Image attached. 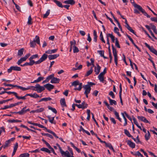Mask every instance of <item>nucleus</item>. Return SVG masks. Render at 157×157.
<instances>
[{
  "label": "nucleus",
  "instance_id": "f257e3e1",
  "mask_svg": "<svg viewBox=\"0 0 157 157\" xmlns=\"http://www.w3.org/2000/svg\"><path fill=\"white\" fill-rule=\"evenodd\" d=\"M36 42L37 44H40V40L39 37L37 36H36L33 40L31 41L30 42V46L32 48H34L36 45Z\"/></svg>",
  "mask_w": 157,
  "mask_h": 157
},
{
  "label": "nucleus",
  "instance_id": "f03ea898",
  "mask_svg": "<svg viewBox=\"0 0 157 157\" xmlns=\"http://www.w3.org/2000/svg\"><path fill=\"white\" fill-rule=\"evenodd\" d=\"M32 88H36V89H34L33 90H35L37 91L38 93H41L43 90H44V87L40 86L39 84H37L36 85V86H31Z\"/></svg>",
  "mask_w": 157,
  "mask_h": 157
},
{
  "label": "nucleus",
  "instance_id": "7ed1b4c3",
  "mask_svg": "<svg viewBox=\"0 0 157 157\" xmlns=\"http://www.w3.org/2000/svg\"><path fill=\"white\" fill-rule=\"evenodd\" d=\"M133 6L135 8L137 9L139 11H141L143 13L144 15L146 16V15L147 14V13L139 5L135 3L134 4Z\"/></svg>",
  "mask_w": 157,
  "mask_h": 157
},
{
  "label": "nucleus",
  "instance_id": "20e7f679",
  "mask_svg": "<svg viewBox=\"0 0 157 157\" xmlns=\"http://www.w3.org/2000/svg\"><path fill=\"white\" fill-rule=\"evenodd\" d=\"M48 57V55L46 53L44 54L38 60V61H36V63H38L39 64L45 60Z\"/></svg>",
  "mask_w": 157,
  "mask_h": 157
},
{
  "label": "nucleus",
  "instance_id": "39448f33",
  "mask_svg": "<svg viewBox=\"0 0 157 157\" xmlns=\"http://www.w3.org/2000/svg\"><path fill=\"white\" fill-rule=\"evenodd\" d=\"M57 145H58L59 147V151L62 155H63L67 157L68 155H70V153H69V152L68 151H63L62 150L61 148L59 146V145L58 144H57Z\"/></svg>",
  "mask_w": 157,
  "mask_h": 157
},
{
  "label": "nucleus",
  "instance_id": "423d86ee",
  "mask_svg": "<svg viewBox=\"0 0 157 157\" xmlns=\"http://www.w3.org/2000/svg\"><path fill=\"white\" fill-rule=\"evenodd\" d=\"M38 55L37 54H36L35 55H34L31 56L29 59V61H31L33 63L35 64H38V63H36V61H35L34 60H33V59H35L36 58H38Z\"/></svg>",
  "mask_w": 157,
  "mask_h": 157
},
{
  "label": "nucleus",
  "instance_id": "0eeeda50",
  "mask_svg": "<svg viewBox=\"0 0 157 157\" xmlns=\"http://www.w3.org/2000/svg\"><path fill=\"white\" fill-rule=\"evenodd\" d=\"M83 88L85 90L84 93H90L91 88L90 86L89 85H84L83 86Z\"/></svg>",
  "mask_w": 157,
  "mask_h": 157
},
{
  "label": "nucleus",
  "instance_id": "6e6552de",
  "mask_svg": "<svg viewBox=\"0 0 157 157\" xmlns=\"http://www.w3.org/2000/svg\"><path fill=\"white\" fill-rule=\"evenodd\" d=\"M44 87L49 91L51 90L54 88V86L50 83H47L44 85Z\"/></svg>",
  "mask_w": 157,
  "mask_h": 157
},
{
  "label": "nucleus",
  "instance_id": "1a4fd4ad",
  "mask_svg": "<svg viewBox=\"0 0 157 157\" xmlns=\"http://www.w3.org/2000/svg\"><path fill=\"white\" fill-rule=\"evenodd\" d=\"M76 42L75 40L70 42V49H78L75 46Z\"/></svg>",
  "mask_w": 157,
  "mask_h": 157
},
{
  "label": "nucleus",
  "instance_id": "9d476101",
  "mask_svg": "<svg viewBox=\"0 0 157 157\" xmlns=\"http://www.w3.org/2000/svg\"><path fill=\"white\" fill-rule=\"evenodd\" d=\"M119 88H120V91L119 92V96L120 98V102L121 104L123 105V101L122 99V97H121V93L122 92V85L121 83H120L119 85Z\"/></svg>",
  "mask_w": 157,
  "mask_h": 157
},
{
  "label": "nucleus",
  "instance_id": "9b49d317",
  "mask_svg": "<svg viewBox=\"0 0 157 157\" xmlns=\"http://www.w3.org/2000/svg\"><path fill=\"white\" fill-rule=\"evenodd\" d=\"M96 66L97 67H94V71L95 72L96 74L98 75L100 72L101 67L99 66L98 63L96 64Z\"/></svg>",
  "mask_w": 157,
  "mask_h": 157
},
{
  "label": "nucleus",
  "instance_id": "f8f14e48",
  "mask_svg": "<svg viewBox=\"0 0 157 157\" xmlns=\"http://www.w3.org/2000/svg\"><path fill=\"white\" fill-rule=\"evenodd\" d=\"M59 56V54H56L54 55H50L48 56V57L49 59L50 60L53 59H56Z\"/></svg>",
  "mask_w": 157,
  "mask_h": 157
},
{
  "label": "nucleus",
  "instance_id": "ddd939ff",
  "mask_svg": "<svg viewBox=\"0 0 157 157\" xmlns=\"http://www.w3.org/2000/svg\"><path fill=\"white\" fill-rule=\"evenodd\" d=\"M51 79V82L52 83H59L60 80L59 79L56 78L54 77Z\"/></svg>",
  "mask_w": 157,
  "mask_h": 157
},
{
  "label": "nucleus",
  "instance_id": "4468645a",
  "mask_svg": "<svg viewBox=\"0 0 157 157\" xmlns=\"http://www.w3.org/2000/svg\"><path fill=\"white\" fill-rule=\"evenodd\" d=\"M54 76V74H52L49 75L47 77L45 80L43 81L42 83H45L48 82L49 81L52 79V78Z\"/></svg>",
  "mask_w": 157,
  "mask_h": 157
},
{
  "label": "nucleus",
  "instance_id": "2eb2a0df",
  "mask_svg": "<svg viewBox=\"0 0 157 157\" xmlns=\"http://www.w3.org/2000/svg\"><path fill=\"white\" fill-rule=\"evenodd\" d=\"M127 143L132 148H133L135 147V144L134 143L132 142L131 140H128L127 141Z\"/></svg>",
  "mask_w": 157,
  "mask_h": 157
},
{
  "label": "nucleus",
  "instance_id": "dca6fc26",
  "mask_svg": "<svg viewBox=\"0 0 157 157\" xmlns=\"http://www.w3.org/2000/svg\"><path fill=\"white\" fill-rule=\"evenodd\" d=\"M63 3L65 4H70L71 5H73L75 4V2L74 0H68L65 1Z\"/></svg>",
  "mask_w": 157,
  "mask_h": 157
},
{
  "label": "nucleus",
  "instance_id": "f3484780",
  "mask_svg": "<svg viewBox=\"0 0 157 157\" xmlns=\"http://www.w3.org/2000/svg\"><path fill=\"white\" fill-rule=\"evenodd\" d=\"M60 104L62 107L66 106L67 105L66 103L65 99L64 98H61L60 100Z\"/></svg>",
  "mask_w": 157,
  "mask_h": 157
},
{
  "label": "nucleus",
  "instance_id": "a211bd4d",
  "mask_svg": "<svg viewBox=\"0 0 157 157\" xmlns=\"http://www.w3.org/2000/svg\"><path fill=\"white\" fill-rule=\"evenodd\" d=\"M48 118L49 121L51 123L54 124H56V122L55 121H54V117H53L51 119V117L50 116H48L47 117Z\"/></svg>",
  "mask_w": 157,
  "mask_h": 157
},
{
  "label": "nucleus",
  "instance_id": "6ab92c4d",
  "mask_svg": "<svg viewBox=\"0 0 157 157\" xmlns=\"http://www.w3.org/2000/svg\"><path fill=\"white\" fill-rule=\"evenodd\" d=\"M108 98L109 99V103L111 105H112L113 104L116 105L117 104V102L115 100L111 99L109 97H108Z\"/></svg>",
  "mask_w": 157,
  "mask_h": 157
},
{
  "label": "nucleus",
  "instance_id": "aec40b11",
  "mask_svg": "<svg viewBox=\"0 0 157 157\" xmlns=\"http://www.w3.org/2000/svg\"><path fill=\"white\" fill-rule=\"evenodd\" d=\"M113 54L114 57V61H117V54L116 50H113Z\"/></svg>",
  "mask_w": 157,
  "mask_h": 157
},
{
  "label": "nucleus",
  "instance_id": "412c9836",
  "mask_svg": "<svg viewBox=\"0 0 157 157\" xmlns=\"http://www.w3.org/2000/svg\"><path fill=\"white\" fill-rule=\"evenodd\" d=\"M53 2H55L59 7L61 8H63V6L60 2L56 0H53Z\"/></svg>",
  "mask_w": 157,
  "mask_h": 157
},
{
  "label": "nucleus",
  "instance_id": "4be33fe9",
  "mask_svg": "<svg viewBox=\"0 0 157 157\" xmlns=\"http://www.w3.org/2000/svg\"><path fill=\"white\" fill-rule=\"evenodd\" d=\"M13 104H10L9 105H5L4 106L3 108H1L0 109L1 110H4L10 108H11L13 107Z\"/></svg>",
  "mask_w": 157,
  "mask_h": 157
},
{
  "label": "nucleus",
  "instance_id": "5701e85b",
  "mask_svg": "<svg viewBox=\"0 0 157 157\" xmlns=\"http://www.w3.org/2000/svg\"><path fill=\"white\" fill-rule=\"evenodd\" d=\"M93 71V67H92L90 68V69L86 72V74L85 75V76H88L89 75L92 73Z\"/></svg>",
  "mask_w": 157,
  "mask_h": 157
},
{
  "label": "nucleus",
  "instance_id": "b1692460",
  "mask_svg": "<svg viewBox=\"0 0 157 157\" xmlns=\"http://www.w3.org/2000/svg\"><path fill=\"white\" fill-rule=\"evenodd\" d=\"M44 79V78L42 77H40L38 78L35 80L33 82H32L31 83H37L40 82L41 80H43Z\"/></svg>",
  "mask_w": 157,
  "mask_h": 157
},
{
  "label": "nucleus",
  "instance_id": "393cba45",
  "mask_svg": "<svg viewBox=\"0 0 157 157\" xmlns=\"http://www.w3.org/2000/svg\"><path fill=\"white\" fill-rule=\"evenodd\" d=\"M40 150L42 151H44L49 154L51 153V151L46 147L42 148H40Z\"/></svg>",
  "mask_w": 157,
  "mask_h": 157
},
{
  "label": "nucleus",
  "instance_id": "a878e982",
  "mask_svg": "<svg viewBox=\"0 0 157 157\" xmlns=\"http://www.w3.org/2000/svg\"><path fill=\"white\" fill-rule=\"evenodd\" d=\"M104 51L103 50L98 51V52L100 55L101 56L103 57L104 59H107V57L104 56Z\"/></svg>",
  "mask_w": 157,
  "mask_h": 157
},
{
  "label": "nucleus",
  "instance_id": "bb28decb",
  "mask_svg": "<svg viewBox=\"0 0 157 157\" xmlns=\"http://www.w3.org/2000/svg\"><path fill=\"white\" fill-rule=\"evenodd\" d=\"M125 27L131 33L135 34V33L133 30L132 29V28L129 26L128 24L125 25Z\"/></svg>",
  "mask_w": 157,
  "mask_h": 157
},
{
  "label": "nucleus",
  "instance_id": "cd10ccee",
  "mask_svg": "<svg viewBox=\"0 0 157 157\" xmlns=\"http://www.w3.org/2000/svg\"><path fill=\"white\" fill-rule=\"evenodd\" d=\"M26 108V107L23 108L20 111L18 112V114L20 115H21L25 113V109Z\"/></svg>",
  "mask_w": 157,
  "mask_h": 157
},
{
  "label": "nucleus",
  "instance_id": "c85d7f7f",
  "mask_svg": "<svg viewBox=\"0 0 157 157\" xmlns=\"http://www.w3.org/2000/svg\"><path fill=\"white\" fill-rule=\"evenodd\" d=\"M114 112L115 116L121 122V119L120 117L119 114L116 110L114 111Z\"/></svg>",
  "mask_w": 157,
  "mask_h": 157
},
{
  "label": "nucleus",
  "instance_id": "c756f323",
  "mask_svg": "<svg viewBox=\"0 0 157 157\" xmlns=\"http://www.w3.org/2000/svg\"><path fill=\"white\" fill-rule=\"evenodd\" d=\"M119 29L117 27H115L114 28V32L115 33H116L119 36H121V35L119 33Z\"/></svg>",
  "mask_w": 157,
  "mask_h": 157
},
{
  "label": "nucleus",
  "instance_id": "7c9ffc66",
  "mask_svg": "<svg viewBox=\"0 0 157 157\" xmlns=\"http://www.w3.org/2000/svg\"><path fill=\"white\" fill-rule=\"evenodd\" d=\"M57 50H49L45 52V53L48 54H52L55 53L57 52Z\"/></svg>",
  "mask_w": 157,
  "mask_h": 157
},
{
  "label": "nucleus",
  "instance_id": "2f4dec72",
  "mask_svg": "<svg viewBox=\"0 0 157 157\" xmlns=\"http://www.w3.org/2000/svg\"><path fill=\"white\" fill-rule=\"evenodd\" d=\"M124 133L125 134L127 135L128 137H132V136L130 133L129 131L127 129H124Z\"/></svg>",
  "mask_w": 157,
  "mask_h": 157
},
{
  "label": "nucleus",
  "instance_id": "473e14b6",
  "mask_svg": "<svg viewBox=\"0 0 157 157\" xmlns=\"http://www.w3.org/2000/svg\"><path fill=\"white\" fill-rule=\"evenodd\" d=\"M13 70L16 71H20L21 69L20 67L18 66H12Z\"/></svg>",
  "mask_w": 157,
  "mask_h": 157
},
{
  "label": "nucleus",
  "instance_id": "72a5a7b5",
  "mask_svg": "<svg viewBox=\"0 0 157 157\" xmlns=\"http://www.w3.org/2000/svg\"><path fill=\"white\" fill-rule=\"evenodd\" d=\"M10 140H7L5 143V145L3 146V148H5L6 147H8L9 146V144L10 143Z\"/></svg>",
  "mask_w": 157,
  "mask_h": 157
},
{
  "label": "nucleus",
  "instance_id": "f704fd0d",
  "mask_svg": "<svg viewBox=\"0 0 157 157\" xmlns=\"http://www.w3.org/2000/svg\"><path fill=\"white\" fill-rule=\"evenodd\" d=\"M48 107L49 109L52 110L54 113H55V114L57 113V111L55 108H53L50 106H48Z\"/></svg>",
  "mask_w": 157,
  "mask_h": 157
},
{
  "label": "nucleus",
  "instance_id": "c9c22d12",
  "mask_svg": "<svg viewBox=\"0 0 157 157\" xmlns=\"http://www.w3.org/2000/svg\"><path fill=\"white\" fill-rule=\"evenodd\" d=\"M150 136V135L149 132L147 131V132L146 133L145 135V139L146 140H147L149 139Z\"/></svg>",
  "mask_w": 157,
  "mask_h": 157
},
{
  "label": "nucleus",
  "instance_id": "e433bc0d",
  "mask_svg": "<svg viewBox=\"0 0 157 157\" xmlns=\"http://www.w3.org/2000/svg\"><path fill=\"white\" fill-rule=\"evenodd\" d=\"M29 154L28 153H25L21 154L19 157H29Z\"/></svg>",
  "mask_w": 157,
  "mask_h": 157
},
{
  "label": "nucleus",
  "instance_id": "4c0bfd02",
  "mask_svg": "<svg viewBox=\"0 0 157 157\" xmlns=\"http://www.w3.org/2000/svg\"><path fill=\"white\" fill-rule=\"evenodd\" d=\"M79 81L78 80H76L73 82L72 83V85L76 87L77 85L80 84Z\"/></svg>",
  "mask_w": 157,
  "mask_h": 157
},
{
  "label": "nucleus",
  "instance_id": "58836bf2",
  "mask_svg": "<svg viewBox=\"0 0 157 157\" xmlns=\"http://www.w3.org/2000/svg\"><path fill=\"white\" fill-rule=\"evenodd\" d=\"M70 144L71 145V146L78 153L80 152V150L77 147L75 146L73 143L72 142L70 143Z\"/></svg>",
  "mask_w": 157,
  "mask_h": 157
},
{
  "label": "nucleus",
  "instance_id": "ea45409f",
  "mask_svg": "<svg viewBox=\"0 0 157 157\" xmlns=\"http://www.w3.org/2000/svg\"><path fill=\"white\" fill-rule=\"evenodd\" d=\"M108 35L111 38L112 41L113 42H114L115 41V37L112 34L109 33L108 34Z\"/></svg>",
  "mask_w": 157,
  "mask_h": 157
},
{
  "label": "nucleus",
  "instance_id": "a19ab883",
  "mask_svg": "<svg viewBox=\"0 0 157 157\" xmlns=\"http://www.w3.org/2000/svg\"><path fill=\"white\" fill-rule=\"evenodd\" d=\"M50 10H47L46 13L44 14L43 15V17L44 18H46L49 15L50 13Z\"/></svg>",
  "mask_w": 157,
  "mask_h": 157
},
{
  "label": "nucleus",
  "instance_id": "79ce46f5",
  "mask_svg": "<svg viewBox=\"0 0 157 157\" xmlns=\"http://www.w3.org/2000/svg\"><path fill=\"white\" fill-rule=\"evenodd\" d=\"M98 77L100 82H104V76L100 75H99L98 76Z\"/></svg>",
  "mask_w": 157,
  "mask_h": 157
},
{
  "label": "nucleus",
  "instance_id": "37998d69",
  "mask_svg": "<svg viewBox=\"0 0 157 157\" xmlns=\"http://www.w3.org/2000/svg\"><path fill=\"white\" fill-rule=\"evenodd\" d=\"M19 89H21L22 90H23V91L28 90L29 89H30L31 88V86H29L27 88H25V87H23L22 86H19Z\"/></svg>",
  "mask_w": 157,
  "mask_h": 157
},
{
  "label": "nucleus",
  "instance_id": "c03bdc74",
  "mask_svg": "<svg viewBox=\"0 0 157 157\" xmlns=\"http://www.w3.org/2000/svg\"><path fill=\"white\" fill-rule=\"evenodd\" d=\"M100 39L102 42L104 43H105V41L104 39L102 32H100Z\"/></svg>",
  "mask_w": 157,
  "mask_h": 157
},
{
  "label": "nucleus",
  "instance_id": "a18cd8bd",
  "mask_svg": "<svg viewBox=\"0 0 157 157\" xmlns=\"http://www.w3.org/2000/svg\"><path fill=\"white\" fill-rule=\"evenodd\" d=\"M79 85V87L78 88L75 87L74 88V90H78V91H80L82 88V83H80Z\"/></svg>",
  "mask_w": 157,
  "mask_h": 157
},
{
  "label": "nucleus",
  "instance_id": "49530a36",
  "mask_svg": "<svg viewBox=\"0 0 157 157\" xmlns=\"http://www.w3.org/2000/svg\"><path fill=\"white\" fill-rule=\"evenodd\" d=\"M90 109H87V117L86 118H87V119L88 121H89L90 117Z\"/></svg>",
  "mask_w": 157,
  "mask_h": 157
},
{
  "label": "nucleus",
  "instance_id": "de8ad7c7",
  "mask_svg": "<svg viewBox=\"0 0 157 157\" xmlns=\"http://www.w3.org/2000/svg\"><path fill=\"white\" fill-rule=\"evenodd\" d=\"M30 97L35 98L40 97V96L36 93H35L33 94H31Z\"/></svg>",
  "mask_w": 157,
  "mask_h": 157
},
{
  "label": "nucleus",
  "instance_id": "09e8293b",
  "mask_svg": "<svg viewBox=\"0 0 157 157\" xmlns=\"http://www.w3.org/2000/svg\"><path fill=\"white\" fill-rule=\"evenodd\" d=\"M32 19L31 17V15H30L28 18V21L27 23L29 25H31L32 24Z\"/></svg>",
  "mask_w": 157,
  "mask_h": 157
},
{
  "label": "nucleus",
  "instance_id": "8fccbe9b",
  "mask_svg": "<svg viewBox=\"0 0 157 157\" xmlns=\"http://www.w3.org/2000/svg\"><path fill=\"white\" fill-rule=\"evenodd\" d=\"M44 108H40L37 109H36V113H39L42 112L44 111Z\"/></svg>",
  "mask_w": 157,
  "mask_h": 157
},
{
  "label": "nucleus",
  "instance_id": "3c124183",
  "mask_svg": "<svg viewBox=\"0 0 157 157\" xmlns=\"http://www.w3.org/2000/svg\"><path fill=\"white\" fill-rule=\"evenodd\" d=\"M23 50H19L17 53V55L20 57L23 54Z\"/></svg>",
  "mask_w": 157,
  "mask_h": 157
},
{
  "label": "nucleus",
  "instance_id": "603ef678",
  "mask_svg": "<svg viewBox=\"0 0 157 157\" xmlns=\"http://www.w3.org/2000/svg\"><path fill=\"white\" fill-rule=\"evenodd\" d=\"M15 97L18 99H22L23 100H25L26 99V98H25V96L23 97L18 96L17 93H16V95H15Z\"/></svg>",
  "mask_w": 157,
  "mask_h": 157
},
{
  "label": "nucleus",
  "instance_id": "864d4df0",
  "mask_svg": "<svg viewBox=\"0 0 157 157\" xmlns=\"http://www.w3.org/2000/svg\"><path fill=\"white\" fill-rule=\"evenodd\" d=\"M150 25L151 27V28L153 30L154 32L157 30L156 26L154 25L150 24Z\"/></svg>",
  "mask_w": 157,
  "mask_h": 157
},
{
  "label": "nucleus",
  "instance_id": "5fc2aeb1",
  "mask_svg": "<svg viewBox=\"0 0 157 157\" xmlns=\"http://www.w3.org/2000/svg\"><path fill=\"white\" fill-rule=\"evenodd\" d=\"M82 105L81 104H75V106H77L78 108L80 109L81 108L82 109H85L86 108V106L84 107H82Z\"/></svg>",
  "mask_w": 157,
  "mask_h": 157
},
{
  "label": "nucleus",
  "instance_id": "6e6d98bb",
  "mask_svg": "<svg viewBox=\"0 0 157 157\" xmlns=\"http://www.w3.org/2000/svg\"><path fill=\"white\" fill-rule=\"evenodd\" d=\"M105 146L106 147H109L110 149L111 148H113V147L111 145V144L110 143H107L105 142Z\"/></svg>",
  "mask_w": 157,
  "mask_h": 157
},
{
  "label": "nucleus",
  "instance_id": "4d7b16f0",
  "mask_svg": "<svg viewBox=\"0 0 157 157\" xmlns=\"http://www.w3.org/2000/svg\"><path fill=\"white\" fill-rule=\"evenodd\" d=\"M6 93H7L9 95L11 94H13L15 96V95H16L17 93L14 92H10V91H6Z\"/></svg>",
  "mask_w": 157,
  "mask_h": 157
},
{
  "label": "nucleus",
  "instance_id": "13d9d810",
  "mask_svg": "<svg viewBox=\"0 0 157 157\" xmlns=\"http://www.w3.org/2000/svg\"><path fill=\"white\" fill-rule=\"evenodd\" d=\"M48 29H55V27L54 26V25H50L48 26Z\"/></svg>",
  "mask_w": 157,
  "mask_h": 157
},
{
  "label": "nucleus",
  "instance_id": "bf43d9fd",
  "mask_svg": "<svg viewBox=\"0 0 157 157\" xmlns=\"http://www.w3.org/2000/svg\"><path fill=\"white\" fill-rule=\"evenodd\" d=\"M106 68H105L103 70V71L101 72L99 75H100L104 76V75L106 73Z\"/></svg>",
  "mask_w": 157,
  "mask_h": 157
},
{
  "label": "nucleus",
  "instance_id": "052dcab7",
  "mask_svg": "<svg viewBox=\"0 0 157 157\" xmlns=\"http://www.w3.org/2000/svg\"><path fill=\"white\" fill-rule=\"evenodd\" d=\"M109 95L112 97V98L114 99L115 98L114 94L112 91L109 92Z\"/></svg>",
  "mask_w": 157,
  "mask_h": 157
},
{
  "label": "nucleus",
  "instance_id": "680f3d73",
  "mask_svg": "<svg viewBox=\"0 0 157 157\" xmlns=\"http://www.w3.org/2000/svg\"><path fill=\"white\" fill-rule=\"evenodd\" d=\"M115 45L118 48H120V47L119 43V42L117 39H116Z\"/></svg>",
  "mask_w": 157,
  "mask_h": 157
},
{
  "label": "nucleus",
  "instance_id": "e2e57ef3",
  "mask_svg": "<svg viewBox=\"0 0 157 157\" xmlns=\"http://www.w3.org/2000/svg\"><path fill=\"white\" fill-rule=\"evenodd\" d=\"M25 63L26 66H32L34 64L31 61H30L29 62V63L26 62Z\"/></svg>",
  "mask_w": 157,
  "mask_h": 157
},
{
  "label": "nucleus",
  "instance_id": "0e129e2a",
  "mask_svg": "<svg viewBox=\"0 0 157 157\" xmlns=\"http://www.w3.org/2000/svg\"><path fill=\"white\" fill-rule=\"evenodd\" d=\"M137 117L139 120L143 121L145 117L142 116H138Z\"/></svg>",
  "mask_w": 157,
  "mask_h": 157
},
{
  "label": "nucleus",
  "instance_id": "69168bd1",
  "mask_svg": "<svg viewBox=\"0 0 157 157\" xmlns=\"http://www.w3.org/2000/svg\"><path fill=\"white\" fill-rule=\"evenodd\" d=\"M81 105H82V107H85V106H86V108L88 106V105L87 104H86V102L84 101H83Z\"/></svg>",
  "mask_w": 157,
  "mask_h": 157
},
{
  "label": "nucleus",
  "instance_id": "338daca9",
  "mask_svg": "<svg viewBox=\"0 0 157 157\" xmlns=\"http://www.w3.org/2000/svg\"><path fill=\"white\" fill-rule=\"evenodd\" d=\"M51 100H52V98L50 97L43 98V101H50Z\"/></svg>",
  "mask_w": 157,
  "mask_h": 157
},
{
  "label": "nucleus",
  "instance_id": "774afa93",
  "mask_svg": "<svg viewBox=\"0 0 157 157\" xmlns=\"http://www.w3.org/2000/svg\"><path fill=\"white\" fill-rule=\"evenodd\" d=\"M98 93V91L97 90H95L93 92L92 94L95 96H97Z\"/></svg>",
  "mask_w": 157,
  "mask_h": 157
}]
</instances>
